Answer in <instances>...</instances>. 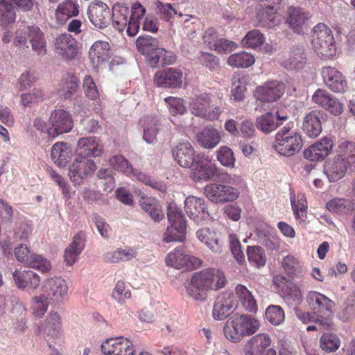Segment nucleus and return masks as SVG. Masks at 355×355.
<instances>
[{
    "label": "nucleus",
    "instance_id": "6",
    "mask_svg": "<svg viewBox=\"0 0 355 355\" xmlns=\"http://www.w3.org/2000/svg\"><path fill=\"white\" fill-rule=\"evenodd\" d=\"M311 44L318 55L331 58L336 54V44L331 31L324 24H318L313 28Z\"/></svg>",
    "mask_w": 355,
    "mask_h": 355
},
{
    "label": "nucleus",
    "instance_id": "45",
    "mask_svg": "<svg viewBox=\"0 0 355 355\" xmlns=\"http://www.w3.org/2000/svg\"><path fill=\"white\" fill-rule=\"evenodd\" d=\"M79 85L78 78L72 73H66L62 79L60 95L64 98H71L77 91Z\"/></svg>",
    "mask_w": 355,
    "mask_h": 355
},
{
    "label": "nucleus",
    "instance_id": "64",
    "mask_svg": "<svg viewBox=\"0 0 355 355\" xmlns=\"http://www.w3.org/2000/svg\"><path fill=\"white\" fill-rule=\"evenodd\" d=\"M43 96L42 91L34 89L32 92L22 94L21 101L24 107H30L42 101Z\"/></svg>",
    "mask_w": 355,
    "mask_h": 355
},
{
    "label": "nucleus",
    "instance_id": "42",
    "mask_svg": "<svg viewBox=\"0 0 355 355\" xmlns=\"http://www.w3.org/2000/svg\"><path fill=\"white\" fill-rule=\"evenodd\" d=\"M78 14V6L72 0H66L58 6L55 16L60 23H64L69 18Z\"/></svg>",
    "mask_w": 355,
    "mask_h": 355
},
{
    "label": "nucleus",
    "instance_id": "3",
    "mask_svg": "<svg viewBox=\"0 0 355 355\" xmlns=\"http://www.w3.org/2000/svg\"><path fill=\"white\" fill-rule=\"evenodd\" d=\"M301 135L294 129V123H288L276 134L272 148L279 155L291 157L298 153L302 148Z\"/></svg>",
    "mask_w": 355,
    "mask_h": 355
},
{
    "label": "nucleus",
    "instance_id": "22",
    "mask_svg": "<svg viewBox=\"0 0 355 355\" xmlns=\"http://www.w3.org/2000/svg\"><path fill=\"white\" fill-rule=\"evenodd\" d=\"M326 121V114L319 110L307 113L302 122L304 132L311 138H315L322 132V122Z\"/></svg>",
    "mask_w": 355,
    "mask_h": 355
},
{
    "label": "nucleus",
    "instance_id": "51",
    "mask_svg": "<svg viewBox=\"0 0 355 355\" xmlns=\"http://www.w3.org/2000/svg\"><path fill=\"white\" fill-rule=\"evenodd\" d=\"M27 265L42 273L49 272L52 268L51 261L46 257L35 252L30 257Z\"/></svg>",
    "mask_w": 355,
    "mask_h": 355
},
{
    "label": "nucleus",
    "instance_id": "63",
    "mask_svg": "<svg viewBox=\"0 0 355 355\" xmlns=\"http://www.w3.org/2000/svg\"><path fill=\"white\" fill-rule=\"evenodd\" d=\"M83 250V245H67L64 250V259L67 265L76 263Z\"/></svg>",
    "mask_w": 355,
    "mask_h": 355
},
{
    "label": "nucleus",
    "instance_id": "38",
    "mask_svg": "<svg viewBox=\"0 0 355 355\" xmlns=\"http://www.w3.org/2000/svg\"><path fill=\"white\" fill-rule=\"evenodd\" d=\"M336 156L350 167L355 168V142L349 140L342 141L338 146Z\"/></svg>",
    "mask_w": 355,
    "mask_h": 355
},
{
    "label": "nucleus",
    "instance_id": "30",
    "mask_svg": "<svg viewBox=\"0 0 355 355\" xmlns=\"http://www.w3.org/2000/svg\"><path fill=\"white\" fill-rule=\"evenodd\" d=\"M235 297L242 307L248 312L256 313L258 304L252 293L244 285L238 284L235 288Z\"/></svg>",
    "mask_w": 355,
    "mask_h": 355
},
{
    "label": "nucleus",
    "instance_id": "9",
    "mask_svg": "<svg viewBox=\"0 0 355 355\" xmlns=\"http://www.w3.org/2000/svg\"><path fill=\"white\" fill-rule=\"evenodd\" d=\"M96 168V163L91 158L76 155V158L69 166V176L74 184H80L85 179L90 177Z\"/></svg>",
    "mask_w": 355,
    "mask_h": 355
},
{
    "label": "nucleus",
    "instance_id": "47",
    "mask_svg": "<svg viewBox=\"0 0 355 355\" xmlns=\"http://www.w3.org/2000/svg\"><path fill=\"white\" fill-rule=\"evenodd\" d=\"M246 91V80L243 75L235 73L232 79V95L235 101H242Z\"/></svg>",
    "mask_w": 355,
    "mask_h": 355
},
{
    "label": "nucleus",
    "instance_id": "12",
    "mask_svg": "<svg viewBox=\"0 0 355 355\" xmlns=\"http://www.w3.org/2000/svg\"><path fill=\"white\" fill-rule=\"evenodd\" d=\"M284 89L285 87L283 83L277 80L268 81L256 88L254 96L261 102L272 103L282 97Z\"/></svg>",
    "mask_w": 355,
    "mask_h": 355
},
{
    "label": "nucleus",
    "instance_id": "62",
    "mask_svg": "<svg viewBox=\"0 0 355 355\" xmlns=\"http://www.w3.org/2000/svg\"><path fill=\"white\" fill-rule=\"evenodd\" d=\"M224 185L217 183L207 185L204 189L205 196L214 202H220V193H222V189H225Z\"/></svg>",
    "mask_w": 355,
    "mask_h": 355
},
{
    "label": "nucleus",
    "instance_id": "35",
    "mask_svg": "<svg viewBox=\"0 0 355 355\" xmlns=\"http://www.w3.org/2000/svg\"><path fill=\"white\" fill-rule=\"evenodd\" d=\"M258 26L262 28H273L280 23V17L276 11L258 6L256 17Z\"/></svg>",
    "mask_w": 355,
    "mask_h": 355
},
{
    "label": "nucleus",
    "instance_id": "26",
    "mask_svg": "<svg viewBox=\"0 0 355 355\" xmlns=\"http://www.w3.org/2000/svg\"><path fill=\"white\" fill-rule=\"evenodd\" d=\"M347 164L336 155L328 159L324 165V173L330 182H336L343 178L349 168Z\"/></svg>",
    "mask_w": 355,
    "mask_h": 355
},
{
    "label": "nucleus",
    "instance_id": "50",
    "mask_svg": "<svg viewBox=\"0 0 355 355\" xmlns=\"http://www.w3.org/2000/svg\"><path fill=\"white\" fill-rule=\"evenodd\" d=\"M304 60L303 50L300 48H293L289 57L284 62V65L291 70L298 69L302 67Z\"/></svg>",
    "mask_w": 355,
    "mask_h": 355
},
{
    "label": "nucleus",
    "instance_id": "10",
    "mask_svg": "<svg viewBox=\"0 0 355 355\" xmlns=\"http://www.w3.org/2000/svg\"><path fill=\"white\" fill-rule=\"evenodd\" d=\"M43 294L52 303L59 304L67 298L68 286L66 281L60 277L48 278L42 282Z\"/></svg>",
    "mask_w": 355,
    "mask_h": 355
},
{
    "label": "nucleus",
    "instance_id": "40",
    "mask_svg": "<svg viewBox=\"0 0 355 355\" xmlns=\"http://www.w3.org/2000/svg\"><path fill=\"white\" fill-rule=\"evenodd\" d=\"M146 13L145 8L140 3H135L132 4L131 9V16L128 20L127 33L130 36H135L139 29L140 25V20L144 17Z\"/></svg>",
    "mask_w": 355,
    "mask_h": 355
},
{
    "label": "nucleus",
    "instance_id": "23",
    "mask_svg": "<svg viewBox=\"0 0 355 355\" xmlns=\"http://www.w3.org/2000/svg\"><path fill=\"white\" fill-rule=\"evenodd\" d=\"M309 14L300 8L290 7L286 23L293 32L300 34L306 30Z\"/></svg>",
    "mask_w": 355,
    "mask_h": 355
},
{
    "label": "nucleus",
    "instance_id": "21",
    "mask_svg": "<svg viewBox=\"0 0 355 355\" xmlns=\"http://www.w3.org/2000/svg\"><path fill=\"white\" fill-rule=\"evenodd\" d=\"M103 153V146L95 137H83L78 140L76 155L88 158L100 157Z\"/></svg>",
    "mask_w": 355,
    "mask_h": 355
},
{
    "label": "nucleus",
    "instance_id": "25",
    "mask_svg": "<svg viewBox=\"0 0 355 355\" xmlns=\"http://www.w3.org/2000/svg\"><path fill=\"white\" fill-rule=\"evenodd\" d=\"M332 149V140L324 137L305 149L304 151V157L310 161H322L331 153Z\"/></svg>",
    "mask_w": 355,
    "mask_h": 355
},
{
    "label": "nucleus",
    "instance_id": "59",
    "mask_svg": "<svg viewBox=\"0 0 355 355\" xmlns=\"http://www.w3.org/2000/svg\"><path fill=\"white\" fill-rule=\"evenodd\" d=\"M217 159L224 166L234 168L235 157L232 149L227 146H221L217 151Z\"/></svg>",
    "mask_w": 355,
    "mask_h": 355
},
{
    "label": "nucleus",
    "instance_id": "39",
    "mask_svg": "<svg viewBox=\"0 0 355 355\" xmlns=\"http://www.w3.org/2000/svg\"><path fill=\"white\" fill-rule=\"evenodd\" d=\"M270 343L271 339L268 334H257L250 340L246 355H261Z\"/></svg>",
    "mask_w": 355,
    "mask_h": 355
},
{
    "label": "nucleus",
    "instance_id": "60",
    "mask_svg": "<svg viewBox=\"0 0 355 355\" xmlns=\"http://www.w3.org/2000/svg\"><path fill=\"white\" fill-rule=\"evenodd\" d=\"M50 302L51 301H49L45 294L35 297L33 303V310L35 315L39 318L42 317L46 312Z\"/></svg>",
    "mask_w": 355,
    "mask_h": 355
},
{
    "label": "nucleus",
    "instance_id": "32",
    "mask_svg": "<svg viewBox=\"0 0 355 355\" xmlns=\"http://www.w3.org/2000/svg\"><path fill=\"white\" fill-rule=\"evenodd\" d=\"M139 123L143 128V139L148 144H154L160 129L158 119L155 117L144 116L140 120Z\"/></svg>",
    "mask_w": 355,
    "mask_h": 355
},
{
    "label": "nucleus",
    "instance_id": "1",
    "mask_svg": "<svg viewBox=\"0 0 355 355\" xmlns=\"http://www.w3.org/2000/svg\"><path fill=\"white\" fill-rule=\"evenodd\" d=\"M226 282L223 272L217 268H207L192 275L187 286V293L194 300L204 301L208 291L222 288Z\"/></svg>",
    "mask_w": 355,
    "mask_h": 355
},
{
    "label": "nucleus",
    "instance_id": "5",
    "mask_svg": "<svg viewBox=\"0 0 355 355\" xmlns=\"http://www.w3.org/2000/svg\"><path fill=\"white\" fill-rule=\"evenodd\" d=\"M151 38L139 37L136 42L138 49L142 53L148 55L150 64L153 67L172 64L175 60V56L163 48L155 46Z\"/></svg>",
    "mask_w": 355,
    "mask_h": 355
},
{
    "label": "nucleus",
    "instance_id": "49",
    "mask_svg": "<svg viewBox=\"0 0 355 355\" xmlns=\"http://www.w3.org/2000/svg\"><path fill=\"white\" fill-rule=\"evenodd\" d=\"M291 202L296 218L300 221H304L306 217L307 209V203L304 195L299 193L297 198H295V196L291 194Z\"/></svg>",
    "mask_w": 355,
    "mask_h": 355
},
{
    "label": "nucleus",
    "instance_id": "55",
    "mask_svg": "<svg viewBox=\"0 0 355 355\" xmlns=\"http://www.w3.org/2000/svg\"><path fill=\"white\" fill-rule=\"evenodd\" d=\"M321 348L325 352H333L336 351L340 345V338L334 334H324L320 338Z\"/></svg>",
    "mask_w": 355,
    "mask_h": 355
},
{
    "label": "nucleus",
    "instance_id": "28",
    "mask_svg": "<svg viewBox=\"0 0 355 355\" xmlns=\"http://www.w3.org/2000/svg\"><path fill=\"white\" fill-rule=\"evenodd\" d=\"M173 155L178 163L183 168H191L196 161V155L192 145L188 142H180L173 149Z\"/></svg>",
    "mask_w": 355,
    "mask_h": 355
},
{
    "label": "nucleus",
    "instance_id": "7",
    "mask_svg": "<svg viewBox=\"0 0 355 355\" xmlns=\"http://www.w3.org/2000/svg\"><path fill=\"white\" fill-rule=\"evenodd\" d=\"M211 96L207 93L195 94L189 98L188 106L190 112L196 116L207 121H214L218 119L222 110L219 106L209 109Z\"/></svg>",
    "mask_w": 355,
    "mask_h": 355
},
{
    "label": "nucleus",
    "instance_id": "56",
    "mask_svg": "<svg viewBox=\"0 0 355 355\" xmlns=\"http://www.w3.org/2000/svg\"><path fill=\"white\" fill-rule=\"evenodd\" d=\"M130 177H132V180H137L159 191H164L165 190V187L163 184L155 181L144 172H141L137 169L133 168V171L131 172Z\"/></svg>",
    "mask_w": 355,
    "mask_h": 355
},
{
    "label": "nucleus",
    "instance_id": "13",
    "mask_svg": "<svg viewBox=\"0 0 355 355\" xmlns=\"http://www.w3.org/2000/svg\"><path fill=\"white\" fill-rule=\"evenodd\" d=\"M237 305L238 301L232 292L222 293L214 302L212 311L214 318L217 320H225Z\"/></svg>",
    "mask_w": 355,
    "mask_h": 355
},
{
    "label": "nucleus",
    "instance_id": "33",
    "mask_svg": "<svg viewBox=\"0 0 355 355\" xmlns=\"http://www.w3.org/2000/svg\"><path fill=\"white\" fill-rule=\"evenodd\" d=\"M139 202L142 210L155 222H159L164 218L162 207L155 198L142 196Z\"/></svg>",
    "mask_w": 355,
    "mask_h": 355
},
{
    "label": "nucleus",
    "instance_id": "58",
    "mask_svg": "<svg viewBox=\"0 0 355 355\" xmlns=\"http://www.w3.org/2000/svg\"><path fill=\"white\" fill-rule=\"evenodd\" d=\"M164 101L168 105V108L173 116L182 115L186 113L187 108L184 105V99L178 97L168 96L164 98Z\"/></svg>",
    "mask_w": 355,
    "mask_h": 355
},
{
    "label": "nucleus",
    "instance_id": "61",
    "mask_svg": "<svg viewBox=\"0 0 355 355\" xmlns=\"http://www.w3.org/2000/svg\"><path fill=\"white\" fill-rule=\"evenodd\" d=\"M198 241L205 244H218L220 241L218 234L209 228H202L196 232Z\"/></svg>",
    "mask_w": 355,
    "mask_h": 355
},
{
    "label": "nucleus",
    "instance_id": "44",
    "mask_svg": "<svg viewBox=\"0 0 355 355\" xmlns=\"http://www.w3.org/2000/svg\"><path fill=\"white\" fill-rule=\"evenodd\" d=\"M16 19V12L12 4L6 0H0V26L6 28L13 24Z\"/></svg>",
    "mask_w": 355,
    "mask_h": 355
},
{
    "label": "nucleus",
    "instance_id": "57",
    "mask_svg": "<svg viewBox=\"0 0 355 355\" xmlns=\"http://www.w3.org/2000/svg\"><path fill=\"white\" fill-rule=\"evenodd\" d=\"M265 37L259 30L249 31L242 40L243 45L250 48H257L263 44Z\"/></svg>",
    "mask_w": 355,
    "mask_h": 355
},
{
    "label": "nucleus",
    "instance_id": "27",
    "mask_svg": "<svg viewBox=\"0 0 355 355\" xmlns=\"http://www.w3.org/2000/svg\"><path fill=\"white\" fill-rule=\"evenodd\" d=\"M277 119L271 112L265 113L256 119V126L258 130L264 133H270L275 130L282 123L288 118L286 114L279 111L276 112Z\"/></svg>",
    "mask_w": 355,
    "mask_h": 355
},
{
    "label": "nucleus",
    "instance_id": "53",
    "mask_svg": "<svg viewBox=\"0 0 355 355\" xmlns=\"http://www.w3.org/2000/svg\"><path fill=\"white\" fill-rule=\"evenodd\" d=\"M110 164L115 170L120 171L126 176H130L133 171L132 164L122 155H114L109 160Z\"/></svg>",
    "mask_w": 355,
    "mask_h": 355
},
{
    "label": "nucleus",
    "instance_id": "41",
    "mask_svg": "<svg viewBox=\"0 0 355 355\" xmlns=\"http://www.w3.org/2000/svg\"><path fill=\"white\" fill-rule=\"evenodd\" d=\"M282 266L286 274L293 279L300 277L304 275V270L300 261L294 256L288 254L282 261Z\"/></svg>",
    "mask_w": 355,
    "mask_h": 355
},
{
    "label": "nucleus",
    "instance_id": "14",
    "mask_svg": "<svg viewBox=\"0 0 355 355\" xmlns=\"http://www.w3.org/2000/svg\"><path fill=\"white\" fill-rule=\"evenodd\" d=\"M105 355H135V349L130 340L124 337L110 338L101 345Z\"/></svg>",
    "mask_w": 355,
    "mask_h": 355
},
{
    "label": "nucleus",
    "instance_id": "43",
    "mask_svg": "<svg viewBox=\"0 0 355 355\" xmlns=\"http://www.w3.org/2000/svg\"><path fill=\"white\" fill-rule=\"evenodd\" d=\"M136 256V251L130 247L119 248L114 251H110L103 255L107 262L116 263L120 261H128Z\"/></svg>",
    "mask_w": 355,
    "mask_h": 355
},
{
    "label": "nucleus",
    "instance_id": "24",
    "mask_svg": "<svg viewBox=\"0 0 355 355\" xmlns=\"http://www.w3.org/2000/svg\"><path fill=\"white\" fill-rule=\"evenodd\" d=\"M306 301L315 315L331 313L335 305L331 300L317 291H310Z\"/></svg>",
    "mask_w": 355,
    "mask_h": 355
},
{
    "label": "nucleus",
    "instance_id": "8",
    "mask_svg": "<svg viewBox=\"0 0 355 355\" xmlns=\"http://www.w3.org/2000/svg\"><path fill=\"white\" fill-rule=\"evenodd\" d=\"M166 266L182 271L193 270L202 264V261L191 254H187L180 248L169 252L166 258Z\"/></svg>",
    "mask_w": 355,
    "mask_h": 355
},
{
    "label": "nucleus",
    "instance_id": "29",
    "mask_svg": "<svg viewBox=\"0 0 355 355\" xmlns=\"http://www.w3.org/2000/svg\"><path fill=\"white\" fill-rule=\"evenodd\" d=\"M111 56L110 45L107 42H95L89 51L90 61L94 67L107 62Z\"/></svg>",
    "mask_w": 355,
    "mask_h": 355
},
{
    "label": "nucleus",
    "instance_id": "34",
    "mask_svg": "<svg viewBox=\"0 0 355 355\" xmlns=\"http://www.w3.org/2000/svg\"><path fill=\"white\" fill-rule=\"evenodd\" d=\"M60 330V317L57 312H51L45 322L38 327V331L44 337H57Z\"/></svg>",
    "mask_w": 355,
    "mask_h": 355
},
{
    "label": "nucleus",
    "instance_id": "31",
    "mask_svg": "<svg viewBox=\"0 0 355 355\" xmlns=\"http://www.w3.org/2000/svg\"><path fill=\"white\" fill-rule=\"evenodd\" d=\"M72 155V148L64 142H57L51 148V157L60 167L64 166L71 159Z\"/></svg>",
    "mask_w": 355,
    "mask_h": 355
},
{
    "label": "nucleus",
    "instance_id": "37",
    "mask_svg": "<svg viewBox=\"0 0 355 355\" xmlns=\"http://www.w3.org/2000/svg\"><path fill=\"white\" fill-rule=\"evenodd\" d=\"M326 207L332 213L347 215L355 209V203L349 199L335 198L327 202Z\"/></svg>",
    "mask_w": 355,
    "mask_h": 355
},
{
    "label": "nucleus",
    "instance_id": "2",
    "mask_svg": "<svg viewBox=\"0 0 355 355\" xmlns=\"http://www.w3.org/2000/svg\"><path fill=\"white\" fill-rule=\"evenodd\" d=\"M260 326V321L252 315L235 314L226 321L224 334L227 340L238 343L243 337L255 334Z\"/></svg>",
    "mask_w": 355,
    "mask_h": 355
},
{
    "label": "nucleus",
    "instance_id": "15",
    "mask_svg": "<svg viewBox=\"0 0 355 355\" xmlns=\"http://www.w3.org/2000/svg\"><path fill=\"white\" fill-rule=\"evenodd\" d=\"M191 168V176L195 181H207L216 174V166L208 156L197 154Z\"/></svg>",
    "mask_w": 355,
    "mask_h": 355
},
{
    "label": "nucleus",
    "instance_id": "17",
    "mask_svg": "<svg viewBox=\"0 0 355 355\" xmlns=\"http://www.w3.org/2000/svg\"><path fill=\"white\" fill-rule=\"evenodd\" d=\"M54 46L56 53L62 59L72 60L78 55L77 42L68 33H63L55 38Z\"/></svg>",
    "mask_w": 355,
    "mask_h": 355
},
{
    "label": "nucleus",
    "instance_id": "20",
    "mask_svg": "<svg viewBox=\"0 0 355 355\" xmlns=\"http://www.w3.org/2000/svg\"><path fill=\"white\" fill-rule=\"evenodd\" d=\"M184 209L191 219L197 223L206 220L209 216L203 198L190 196L184 200Z\"/></svg>",
    "mask_w": 355,
    "mask_h": 355
},
{
    "label": "nucleus",
    "instance_id": "54",
    "mask_svg": "<svg viewBox=\"0 0 355 355\" xmlns=\"http://www.w3.org/2000/svg\"><path fill=\"white\" fill-rule=\"evenodd\" d=\"M266 317L272 324L279 325L284 321L285 313L280 306L270 305L266 310Z\"/></svg>",
    "mask_w": 355,
    "mask_h": 355
},
{
    "label": "nucleus",
    "instance_id": "52",
    "mask_svg": "<svg viewBox=\"0 0 355 355\" xmlns=\"http://www.w3.org/2000/svg\"><path fill=\"white\" fill-rule=\"evenodd\" d=\"M247 254L249 261L255 266L260 267L265 265V252L260 245H248Z\"/></svg>",
    "mask_w": 355,
    "mask_h": 355
},
{
    "label": "nucleus",
    "instance_id": "11",
    "mask_svg": "<svg viewBox=\"0 0 355 355\" xmlns=\"http://www.w3.org/2000/svg\"><path fill=\"white\" fill-rule=\"evenodd\" d=\"M51 125L49 130V138L53 139L57 136L69 132L73 127V121L70 114L63 109H56L51 114Z\"/></svg>",
    "mask_w": 355,
    "mask_h": 355
},
{
    "label": "nucleus",
    "instance_id": "19",
    "mask_svg": "<svg viewBox=\"0 0 355 355\" xmlns=\"http://www.w3.org/2000/svg\"><path fill=\"white\" fill-rule=\"evenodd\" d=\"M154 83L165 88L180 87L182 85V71L176 68H168L156 72Z\"/></svg>",
    "mask_w": 355,
    "mask_h": 355
},
{
    "label": "nucleus",
    "instance_id": "46",
    "mask_svg": "<svg viewBox=\"0 0 355 355\" xmlns=\"http://www.w3.org/2000/svg\"><path fill=\"white\" fill-rule=\"evenodd\" d=\"M255 62L254 57L250 53L242 51L231 55L227 60L230 66L236 68H247Z\"/></svg>",
    "mask_w": 355,
    "mask_h": 355
},
{
    "label": "nucleus",
    "instance_id": "18",
    "mask_svg": "<svg viewBox=\"0 0 355 355\" xmlns=\"http://www.w3.org/2000/svg\"><path fill=\"white\" fill-rule=\"evenodd\" d=\"M321 75L324 85L334 92H344L347 83L345 78L336 68L324 67Z\"/></svg>",
    "mask_w": 355,
    "mask_h": 355
},
{
    "label": "nucleus",
    "instance_id": "36",
    "mask_svg": "<svg viewBox=\"0 0 355 355\" xmlns=\"http://www.w3.org/2000/svg\"><path fill=\"white\" fill-rule=\"evenodd\" d=\"M220 135L218 131L212 128H204L197 134L198 144L207 149L215 148L220 141Z\"/></svg>",
    "mask_w": 355,
    "mask_h": 355
},
{
    "label": "nucleus",
    "instance_id": "48",
    "mask_svg": "<svg viewBox=\"0 0 355 355\" xmlns=\"http://www.w3.org/2000/svg\"><path fill=\"white\" fill-rule=\"evenodd\" d=\"M279 294L288 304H299L302 301L301 291L293 282L288 283Z\"/></svg>",
    "mask_w": 355,
    "mask_h": 355
},
{
    "label": "nucleus",
    "instance_id": "16",
    "mask_svg": "<svg viewBox=\"0 0 355 355\" xmlns=\"http://www.w3.org/2000/svg\"><path fill=\"white\" fill-rule=\"evenodd\" d=\"M87 15L91 23L98 28L106 27L112 19L109 6L101 1H95L89 5Z\"/></svg>",
    "mask_w": 355,
    "mask_h": 355
},
{
    "label": "nucleus",
    "instance_id": "4",
    "mask_svg": "<svg viewBox=\"0 0 355 355\" xmlns=\"http://www.w3.org/2000/svg\"><path fill=\"white\" fill-rule=\"evenodd\" d=\"M168 225L163 239L166 243L184 242L186 238V219L180 208L175 202H170L167 208Z\"/></svg>",
    "mask_w": 355,
    "mask_h": 355
}]
</instances>
